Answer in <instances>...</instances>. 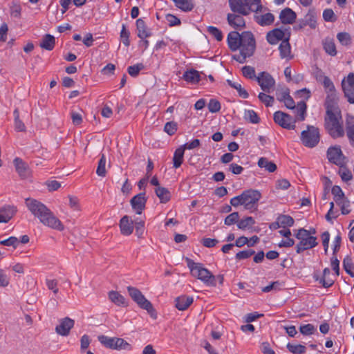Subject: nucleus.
I'll use <instances>...</instances> for the list:
<instances>
[{"instance_id": "43", "label": "nucleus", "mask_w": 354, "mask_h": 354, "mask_svg": "<svg viewBox=\"0 0 354 354\" xmlns=\"http://www.w3.org/2000/svg\"><path fill=\"white\" fill-rule=\"evenodd\" d=\"M343 267L345 271L351 277H354V272L353 269L354 268L352 259L347 256L343 261Z\"/></svg>"}, {"instance_id": "1", "label": "nucleus", "mask_w": 354, "mask_h": 354, "mask_svg": "<svg viewBox=\"0 0 354 354\" xmlns=\"http://www.w3.org/2000/svg\"><path fill=\"white\" fill-rule=\"evenodd\" d=\"M227 40L231 50H240L239 54L233 56L239 63H244L246 58L251 57L254 53L256 42L251 32L245 31L239 34L236 31H232L228 34Z\"/></svg>"}, {"instance_id": "41", "label": "nucleus", "mask_w": 354, "mask_h": 354, "mask_svg": "<svg viewBox=\"0 0 354 354\" xmlns=\"http://www.w3.org/2000/svg\"><path fill=\"white\" fill-rule=\"evenodd\" d=\"M15 116V129L17 131H25L26 127L24 122L19 119V112L18 109H15L13 112Z\"/></svg>"}, {"instance_id": "56", "label": "nucleus", "mask_w": 354, "mask_h": 354, "mask_svg": "<svg viewBox=\"0 0 354 354\" xmlns=\"http://www.w3.org/2000/svg\"><path fill=\"white\" fill-rule=\"evenodd\" d=\"M164 131L169 136L174 135L177 131V123L174 121L167 122L165 124Z\"/></svg>"}, {"instance_id": "25", "label": "nucleus", "mask_w": 354, "mask_h": 354, "mask_svg": "<svg viewBox=\"0 0 354 354\" xmlns=\"http://www.w3.org/2000/svg\"><path fill=\"white\" fill-rule=\"evenodd\" d=\"M193 301L192 297L182 295L176 299L175 306L179 310H185L193 303Z\"/></svg>"}, {"instance_id": "4", "label": "nucleus", "mask_w": 354, "mask_h": 354, "mask_svg": "<svg viewBox=\"0 0 354 354\" xmlns=\"http://www.w3.org/2000/svg\"><path fill=\"white\" fill-rule=\"evenodd\" d=\"M187 267L190 270L191 274L203 281L204 283L216 286V277L213 275L211 272L205 268L201 263H196L189 258H186Z\"/></svg>"}, {"instance_id": "26", "label": "nucleus", "mask_w": 354, "mask_h": 354, "mask_svg": "<svg viewBox=\"0 0 354 354\" xmlns=\"http://www.w3.org/2000/svg\"><path fill=\"white\" fill-rule=\"evenodd\" d=\"M109 299L117 306H127L125 298L117 291L111 290L109 292Z\"/></svg>"}, {"instance_id": "34", "label": "nucleus", "mask_w": 354, "mask_h": 354, "mask_svg": "<svg viewBox=\"0 0 354 354\" xmlns=\"http://www.w3.org/2000/svg\"><path fill=\"white\" fill-rule=\"evenodd\" d=\"M257 22L261 26H269L272 24L274 20V17L272 13L268 12L256 17Z\"/></svg>"}, {"instance_id": "7", "label": "nucleus", "mask_w": 354, "mask_h": 354, "mask_svg": "<svg viewBox=\"0 0 354 354\" xmlns=\"http://www.w3.org/2000/svg\"><path fill=\"white\" fill-rule=\"evenodd\" d=\"M127 290L132 299L142 309L146 310L151 317L156 319V313L151 303L135 287L128 286Z\"/></svg>"}, {"instance_id": "23", "label": "nucleus", "mask_w": 354, "mask_h": 354, "mask_svg": "<svg viewBox=\"0 0 354 354\" xmlns=\"http://www.w3.org/2000/svg\"><path fill=\"white\" fill-rule=\"evenodd\" d=\"M317 245L316 237L300 240L299 243L296 245V252L299 254L304 250L315 247Z\"/></svg>"}, {"instance_id": "10", "label": "nucleus", "mask_w": 354, "mask_h": 354, "mask_svg": "<svg viewBox=\"0 0 354 354\" xmlns=\"http://www.w3.org/2000/svg\"><path fill=\"white\" fill-rule=\"evenodd\" d=\"M274 120L284 129H294L295 128L296 119L282 111H278L274 113Z\"/></svg>"}, {"instance_id": "18", "label": "nucleus", "mask_w": 354, "mask_h": 354, "mask_svg": "<svg viewBox=\"0 0 354 354\" xmlns=\"http://www.w3.org/2000/svg\"><path fill=\"white\" fill-rule=\"evenodd\" d=\"M315 277L316 281H319V283H321L324 288L330 287L335 282V275L330 273V270L328 268H324L322 277Z\"/></svg>"}, {"instance_id": "58", "label": "nucleus", "mask_w": 354, "mask_h": 354, "mask_svg": "<svg viewBox=\"0 0 354 354\" xmlns=\"http://www.w3.org/2000/svg\"><path fill=\"white\" fill-rule=\"evenodd\" d=\"M289 89L286 87L277 88L276 91L277 98L280 102H283L289 95Z\"/></svg>"}, {"instance_id": "6", "label": "nucleus", "mask_w": 354, "mask_h": 354, "mask_svg": "<svg viewBox=\"0 0 354 354\" xmlns=\"http://www.w3.org/2000/svg\"><path fill=\"white\" fill-rule=\"evenodd\" d=\"M341 112L326 113L325 117V128L333 138L342 137L344 131L342 124Z\"/></svg>"}, {"instance_id": "3", "label": "nucleus", "mask_w": 354, "mask_h": 354, "mask_svg": "<svg viewBox=\"0 0 354 354\" xmlns=\"http://www.w3.org/2000/svg\"><path fill=\"white\" fill-rule=\"evenodd\" d=\"M261 198V194L258 190L247 189L240 195L231 198L230 204L234 207L243 205L244 209L253 212L257 209L258 203Z\"/></svg>"}, {"instance_id": "22", "label": "nucleus", "mask_w": 354, "mask_h": 354, "mask_svg": "<svg viewBox=\"0 0 354 354\" xmlns=\"http://www.w3.org/2000/svg\"><path fill=\"white\" fill-rule=\"evenodd\" d=\"M17 209L13 206H6L0 209V223H8L16 214Z\"/></svg>"}, {"instance_id": "27", "label": "nucleus", "mask_w": 354, "mask_h": 354, "mask_svg": "<svg viewBox=\"0 0 354 354\" xmlns=\"http://www.w3.org/2000/svg\"><path fill=\"white\" fill-rule=\"evenodd\" d=\"M294 224V219L289 215H280L278 216L277 221L272 223V225H277V227H285L286 226L290 227Z\"/></svg>"}, {"instance_id": "29", "label": "nucleus", "mask_w": 354, "mask_h": 354, "mask_svg": "<svg viewBox=\"0 0 354 354\" xmlns=\"http://www.w3.org/2000/svg\"><path fill=\"white\" fill-rule=\"evenodd\" d=\"M55 44V37L51 35L46 34L44 36L40 43V47L47 50H51L53 49Z\"/></svg>"}, {"instance_id": "40", "label": "nucleus", "mask_w": 354, "mask_h": 354, "mask_svg": "<svg viewBox=\"0 0 354 354\" xmlns=\"http://www.w3.org/2000/svg\"><path fill=\"white\" fill-rule=\"evenodd\" d=\"M346 134L352 145L354 143V118L347 120Z\"/></svg>"}, {"instance_id": "8", "label": "nucleus", "mask_w": 354, "mask_h": 354, "mask_svg": "<svg viewBox=\"0 0 354 354\" xmlns=\"http://www.w3.org/2000/svg\"><path fill=\"white\" fill-rule=\"evenodd\" d=\"M320 135L319 129L314 126L308 125L307 130L301 133V140L303 145L307 147L313 148L319 142Z\"/></svg>"}, {"instance_id": "57", "label": "nucleus", "mask_w": 354, "mask_h": 354, "mask_svg": "<svg viewBox=\"0 0 354 354\" xmlns=\"http://www.w3.org/2000/svg\"><path fill=\"white\" fill-rule=\"evenodd\" d=\"M144 68L142 64H137L133 66H130L127 68L128 73L132 77H136L140 71Z\"/></svg>"}, {"instance_id": "62", "label": "nucleus", "mask_w": 354, "mask_h": 354, "mask_svg": "<svg viewBox=\"0 0 354 354\" xmlns=\"http://www.w3.org/2000/svg\"><path fill=\"white\" fill-rule=\"evenodd\" d=\"M254 253H255L254 250H253L252 249L243 250V251H241V252H239L238 253H236V259L238 260L245 259L250 257L252 255L254 254Z\"/></svg>"}, {"instance_id": "63", "label": "nucleus", "mask_w": 354, "mask_h": 354, "mask_svg": "<svg viewBox=\"0 0 354 354\" xmlns=\"http://www.w3.org/2000/svg\"><path fill=\"white\" fill-rule=\"evenodd\" d=\"M10 12L11 16L16 17V18H20L21 17V7L19 4L14 3L10 8Z\"/></svg>"}, {"instance_id": "24", "label": "nucleus", "mask_w": 354, "mask_h": 354, "mask_svg": "<svg viewBox=\"0 0 354 354\" xmlns=\"http://www.w3.org/2000/svg\"><path fill=\"white\" fill-rule=\"evenodd\" d=\"M136 28L138 31V37L142 39L151 35L150 30L147 28L145 22L142 19H138L136 21Z\"/></svg>"}, {"instance_id": "15", "label": "nucleus", "mask_w": 354, "mask_h": 354, "mask_svg": "<svg viewBox=\"0 0 354 354\" xmlns=\"http://www.w3.org/2000/svg\"><path fill=\"white\" fill-rule=\"evenodd\" d=\"M59 324L55 327V332L62 336L68 335L71 329L74 326L75 322L69 317L59 319Z\"/></svg>"}, {"instance_id": "52", "label": "nucleus", "mask_w": 354, "mask_h": 354, "mask_svg": "<svg viewBox=\"0 0 354 354\" xmlns=\"http://www.w3.org/2000/svg\"><path fill=\"white\" fill-rule=\"evenodd\" d=\"M239 219V214L238 212H235L231 213L228 216H226L224 221V223L226 225H232L234 223H238Z\"/></svg>"}, {"instance_id": "54", "label": "nucleus", "mask_w": 354, "mask_h": 354, "mask_svg": "<svg viewBox=\"0 0 354 354\" xmlns=\"http://www.w3.org/2000/svg\"><path fill=\"white\" fill-rule=\"evenodd\" d=\"M258 97L266 106H271L274 102V97L265 93H260Z\"/></svg>"}, {"instance_id": "47", "label": "nucleus", "mask_w": 354, "mask_h": 354, "mask_svg": "<svg viewBox=\"0 0 354 354\" xmlns=\"http://www.w3.org/2000/svg\"><path fill=\"white\" fill-rule=\"evenodd\" d=\"M97 339H98V341L102 345H104L105 347H106L108 348H111V349H113V348L114 347V346H113L114 337H110L102 335H99Z\"/></svg>"}, {"instance_id": "61", "label": "nucleus", "mask_w": 354, "mask_h": 354, "mask_svg": "<svg viewBox=\"0 0 354 354\" xmlns=\"http://www.w3.org/2000/svg\"><path fill=\"white\" fill-rule=\"evenodd\" d=\"M339 174L342 180L344 182H348L353 178V175H352L351 171L346 167L340 169L339 171Z\"/></svg>"}, {"instance_id": "13", "label": "nucleus", "mask_w": 354, "mask_h": 354, "mask_svg": "<svg viewBox=\"0 0 354 354\" xmlns=\"http://www.w3.org/2000/svg\"><path fill=\"white\" fill-rule=\"evenodd\" d=\"M261 89L266 93H270L275 84L274 78L267 72H261L256 77Z\"/></svg>"}, {"instance_id": "39", "label": "nucleus", "mask_w": 354, "mask_h": 354, "mask_svg": "<svg viewBox=\"0 0 354 354\" xmlns=\"http://www.w3.org/2000/svg\"><path fill=\"white\" fill-rule=\"evenodd\" d=\"M175 5L183 11H190L193 9L194 5L189 0H172Z\"/></svg>"}, {"instance_id": "64", "label": "nucleus", "mask_w": 354, "mask_h": 354, "mask_svg": "<svg viewBox=\"0 0 354 354\" xmlns=\"http://www.w3.org/2000/svg\"><path fill=\"white\" fill-rule=\"evenodd\" d=\"M243 75L248 78L252 79L255 77V70L250 66H245L242 68Z\"/></svg>"}, {"instance_id": "59", "label": "nucleus", "mask_w": 354, "mask_h": 354, "mask_svg": "<svg viewBox=\"0 0 354 354\" xmlns=\"http://www.w3.org/2000/svg\"><path fill=\"white\" fill-rule=\"evenodd\" d=\"M207 106L209 111L211 113H216L221 109L220 102L215 99H211L208 103Z\"/></svg>"}, {"instance_id": "20", "label": "nucleus", "mask_w": 354, "mask_h": 354, "mask_svg": "<svg viewBox=\"0 0 354 354\" xmlns=\"http://www.w3.org/2000/svg\"><path fill=\"white\" fill-rule=\"evenodd\" d=\"M133 223L128 216H124L120 221L121 233L125 236L130 235L133 230Z\"/></svg>"}, {"instance_id": "45", "label": "nucleus", "mask_w": 354, "mask_h": 354, "mask_svg": "<svg viewBox=\"0 0 354 354\" xmlns=\"http://www.w3.org/2000/svg\"><path fill=\"white\" fill-rule=\"evenodd\" d=\"M106 158L104 154H102L97 167L96 173L99 176L104 177L106 176V171L105 169Z\"/></svg>"}, {"instance_id": "42", "label": "nucleus", "mask_w": 354, "mask_h": 354, "mask_svg": "<svg viewBox=\"0 0 354 354\" xmlns=\"http://www.w3.org/2000/svg\"><path fill=\"white\" fill-rule=\"evenodd\" d=\"M244 118L252 124H258L260 121L257 113L254 110H246L244 113Z\"/></svg>"}, {"instance_id": "12", "label": "nucleus", "mask_w": 354, "mask_h": 354, "mask_svg": "<svg viewBox=\"0 0 354 354\" xmlns=\"http://www.w3.org/2000/svg\"><path fill=\"white\" fill-rule=\"evenodd\" d=\"M327 158L329 162L342 167L344 164L345 157L339 147H331L327 150Z\"/></svg>"}, {"instance_id": "17", "label": "nucleus", "mask_w": 354, "mask_h": 354, "mask_svg": "<svg viewBox=\"0 0 354 354\" xmlns=\"http://www.w3.org/2000/svg\"><path fill=\"white\" fill-rule=\"evenodd\" d=\"M13 163L15 165L16 171L21 178H27L30 176L31 171L28 165L21 158H15Z\"/></svg>"}, {"instance_id": "44", "label": "nucleus", "mask_w": 354, "mask_h": 354, "mask_svg": "<svg viewBox=\"0 0 354 354\" xmlns=\"http://www.w3.org/2000/svg\"><path fill=\"white\" fill-rule=\"evenodd\" d=\"M332 194L334 196V200L336 203H341V201L345 198L344 194L339 186L335 185L332 188Z\"/></svg>"}, {"instance_id": "33", "label": "nucleus", "mask_w": 354, "mask_h": 354, "mask_svg": "<svg viewBox=\"0 0 354 354\" xmlns=\"http://www.w3.org/2000/svg\"><path fill=\"white\" fill-rule=\"evenodd\" d=\"M296 109L297 113V119L296 120L303 121L305 120L306 114V109L307 105L304 100H302L297 103V106L295 108Z\"/></svg>"}, {"instance_id": "51", "label": "nucleus", "mask_w": 354, "mask_h": 354, "mask_svg": "<svg viewBox=\"0 0 354 354\" xmlns=\"http://www.w3.org/2000/svg\"><path fill=\"white\" fill-rule=\"evenodd\" d=\"M316 330L315 327L311 324L301 325L299 331L304 335H310L313 334Z\"/></svg>"}, {"instance_id": "19", "label": "nucleus", "mask_w": 354, "mask_h": 354, "mask_svg": "<svg viewBox=\"0 0 354 354\" xmlns=\"http://www.w3.org/2000/svg\"><path fill=\"white\" fill-rule=\"evenodd\" d=\"M227 22L230 26L235 29H241L245 26V20L242 16L229 13L227 17Z\"/></svg>"}, {"instance_id": "35", "label": "nucleus", "mask_w": 354, "mask_h": 354, "mask_svg": "<svg viewBox=\"0 0 354 354\" xmlns=\"http://www.w3.org/2000/svg\"><path fill=\"white\" fill-rule=\"evenodd\" d=\"M183 79L191 83H196L200 80V75L197 71L196 70H189L186 71L183 74Z\"/></svg>"}, {"instance_id": "36", "label": "nucleus", "mask_w": 354, "mask_h": 354, "mask_svg": "<svg viewBox=\"0 0 354 354\" xmlns=\"http://www.w3.org/2000/svg\"><path fill=\"white\" fill-rule=\"evenodd\" d=\"M227 84L232 88H235L239 95L240 97L246 99L248 97V93L245 89L242 88L241 84L239 82H234L230 80H227Z\"/></svg>"}, {"instance_id": "14", "label": "nucleus", "mask_w": 354, "mask_h": 354, "mask_svg": "<svg viewBox=\"0 0 354 354\" xmlns=\"http://www.w3.org/2000/svg\"><path fill=\"white\" fill-rule=\"evenodd\" d=\"M338 97L336 91L328 93L325 101L326 113L341 112L338 106Z\"/></svg>"}, {"instance_id": "37", "label": "nucleus", "mask_w": 354, "mask_h": 354, "mask_svg": "<svg viewBox=\"0 0 354 354\" xmlns=\"http://www.w3.org/2000/svg\"><path fill=\"white\" fill-rule=\"evenodd\" d=\"M113 346V349L114 350H131V345L127 342L119 337H114Z\"/></svg>"}, {"instance_id": "21", "label": "nucleus", "mask_w": 354, "mask_h": 354, "mask_svg": "<svg viewBox=\"0 0 354 354\" xmlns=\"http://www.w3.org/2000/svg\"><path fill=\"white\" fill-rule=\"evenodd\" d=\"M279 19L283 24H292L296 19V13L292 9L286 8L280 12Z\"/></svg>"}, {"instance_id": "60", "label": "nucleus", "mask_w": 354, "mask_h": 354, "mask_svg": "<svg viewBox=\"0 0 354 354\" xmlns=\"http://www.w3.org/2000/svg\"><path fill=\"white\" fill-rule=\"evenodd\" d=\"M207 32L214 37L216 40L221 41L223 39V34L221 31L214 26H208Z\"/></svg>"}, {"instance_id": "2", "label": "nucleus", "mask_w": 354, "mask_h": 354, "mask_svg": "<svg viewBox=\"0 0 354 354\" xmlns=\"http://www.w3.org/2000/svg\"><path fill=\"white\" fill-rule=\"evenodd\" d=\"M25 204L30 213L44 226L60 232L64 230L61 221L41 202L32 198H27L25 199Z\"/></svg>"}, {"instance_id": "31", "label": "nucleus", "mask_w": 354, "mask_h": 354, "mask_svg": "<svg viewBox=\"0 0 354 354\" xmlns=\"http://www.w3.org/2000/svg\"><path fill=\"white\" fill-rule=\"evenodd\" d=\"M323 47L327 54L331 56L337 55L336 46L333 39L326 38L323 41Z\"/></svg>"}, {"instance_id": "38", "label": "nucleus", "mask_w": 354, "mask_h": 354, "mask_svg": "<svg viewBox=\"0 0 354 354\" xmlns=\"http://www.w3.org/2000/svg\"><path fill=\"white\" fill-rule=\"evenodd\" d=\"M258 165L260 167H264L269 172H274L277 169V165L272 162L268 160L266 158H261L258 161Z\"/></svg>"}, {"instance_id": "55", "label": "nucleus", "mask_w": 354, "mask_h": 354, "mask_svg": "<svg viewBox=\"0 0 354 354\" xmlns=\"http://www.w3.org/2000/svg\"><path fill=\"white\" fill-rule=\"evenodd\" d=\"M322 84L327 93L336 91L333 83L328 77L323 76Z\"/></svg>"}, {"instance_id": "53", "label": "nucleus", "mask_w": 354, "mask_h": 354, "mask_svg": "<svg viewBox=\"0 0 354 354\" xmlns=\"http://www.w3.org/2000/svg\"><path fill=\"white\" fill-rule=\"evenodd\" d=\"M129 35L130 32L129 30H127L126 26L124 24H122V30L120 32V38L122 41V43L126 46H129L130 44L129 41Z\"/></svg>"}, {"instance_id": "30", "label": "nucleus", "mask_w": 354, "mask_h": 354, "mask_svg": "<svg viewBox=\"0 0 354 354\" xmlns=\"http://www.w3.org/2000/svg\"><path fill=\"white\" fill-rule=\"evenodd\" d=\"M289 39H283L279 46L280 56L281 58H289L291 57V48L289 43Z\"/></svg>"}, {"instance_id": "48", "label": "nucleus", "mask_w": 354, "mask_h": 354, "mask_svg": "<svg viewBox=\"0 0 354 354\" xmlns=\"http://www.w3.org/2000/svg\"><path fill=\"white\" fill-rule=\"evenodd\" d=\"M287 348L293 354H304L306 352V347L301 344H288Z\"/></svg>"}, {"instance_id": "5", "label": "nucleus", "mask_w": 354, "mask_h": 354, "mask_svg": "<svg viewBox=\"0 0 354 354\" xmlns=\"http://www.w3.org/2000/svg\"><path fill=\"white\" fill-rule=\"evenodd\" d=\"M231 10L241 15H248L250 12L261 11V0H229Z\"/></svg>"}, {"instance_id": "28", "label": "nucleus", "mask_w": 354, "mask_h": 354, "mask_svg": "<svg viewBox=\"0 0 354 354\" xmlns=\"http://www.w3.org/2000/svg\"><path fill=\"white\" fill-rule=\"evenodd\" d=\"M155 193L159 198L160 203H166L171 198L170 192L165 187H158L155 189Z\"/></svg>"}, {"instance_id": "11", "label": "nucleus", "mask_w": 354, "mask_h": 354, "mask_svg": "<svg viewBox=\"0 0 354 354\" xmlns=\"http://www.w3.org/2000/svg\"><path fill=\"white\" fill-rule=\"evenodd\" d=\"M342 87L348 102L354 104V73H350L346 77L343 79Z\"/></svg>"}, {"instance_id": "9", "label": "nucleus", "mask_w": 354, "mask_h": 354, "mask_svg": "<svg viewBox=\"0 0 354 354\" xmlns=\"http://www.w3.org/2000/svg\"><path fill=\"white\" fill-rule=\"evenodd\" d=\"M290 28H274L267 33L266 39L269 44L274 45L279 41H281L285 39H290Z\"/></svg>"}, {"instance_id": "49", "label": "nucleus", "mask_w": 354, "mask_h": 354, "mask_svg": "<svg viewBox=\"0 0 354 354\" xmlns=\"http://www.w3.org/2000/svg\"><path fill=\"white\" fill-rule=\"evenodd\" d=\"M0 244L5 246H11L15 249L19 244V240L15 236H10L6 239L0 241Z\"/></svg>"}, {"instance_id": "50", "label": "nucleus", "mask_w": 354, "mask_h": 354, "mask_svg": "<svg viewBox=\"0 0 354 354\" xmlns=\"http://www.w3.org/2000/svg\"><path fill=\"white\" fill-rule=\"evenodd\" d=\"M254 220L252 217L248 216L245 218L239 221L237 223V226L241 230H245V228L254 225Z\"/></svg>"}, {"instance_id": "32", "label": "nucleus", "mask_w": 354, "mask_h": 354, "mask_svg": "<svg viewBox=\"0 0 354 354\" xmlns=\"http://www.w3.org/2000/svg\"><path fill=\"white\" fill-rule=\"evenodd\" d=\"M185 150L183 147H180L176 149L173 157V165L174 168H178L180 167L183 162Z\"/></svg>"}, {"instance_id": "46", "label": "nucleus", "mask_w": 354, "mask_h": 354, "mask_svg": "<svg viewBox=\"0 0 354 354\" xmlns=\"http://www.w3.org/2000/svg\"><path fill=\"white\" fill-rule=\"evenodd\" d=\"M337 38L342 45L350 46L351 44V37L348 32H339L337 35Z\"/></svg>"}, {"instance_id": "16", "label": "nucleus", "mask_w": 354, "mask_h": 354, "mask_svg": "<svg viewBox=\"0 0 354 354\" xmlns=\"http://www.w3.org/2000/svg\"><path fill=\"white\" fill-rule=\"evenodd\" d=\"M146 202L147 198L145 192L134 196L130 201L131 207L137 214H141L142 210L145 208Z\"/></svg>"}]
</instances>
